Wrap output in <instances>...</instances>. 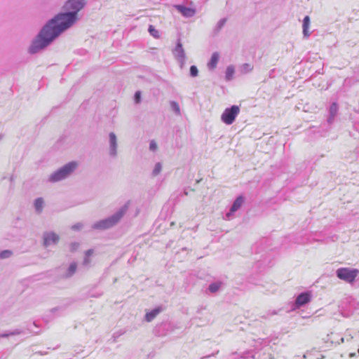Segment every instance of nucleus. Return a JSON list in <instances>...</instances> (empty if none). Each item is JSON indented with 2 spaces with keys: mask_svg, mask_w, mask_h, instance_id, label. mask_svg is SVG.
<instances>
[{
  "mask_svg": "<svg viewBox=\"0 0 359 359\" xmlns=\"http://www.w3.org/2000/svg\"><path fill=\"white\" fill-rule=\"evenodd\" d=\"M76 20L74 13L58 14L43 28L30 46L29 52L35 53L47 46L61 32L72 26Z\"/></svg>",
  "mask_w": 359,
  "mask_h": 359,
  "instance_id": "1",
  "label": "nucleus"
},
{
  "mask_svg": "<svg viewBox=\"0 0 359 359\" xmlns=\"http://www.w3.org/2000/svg\"><path fill=\"white\" fill-rule=\"evenodd\" d=\"M125 212L126 210L122 209L119 210L118 212H116L115 215H112L111 217L97 222L93 225V228L100 230L111 228L119 222L121 217L124 215Z\"/></svg>",
  "mask_w": 359,
  "mask_h": 359,
  "instance_id": "2",
  "label": "nucleus"
},
{
  "mask_svg": "<svg viewBox=\"0 0 359 359\" xmlns=\"http://www.w3.org/2000/svg\"><path fill=\"white\" fill-rule=\"evenodd\" d=\"M77 166L76 162H70L63 166L61 169L53 173L50 177V182H57L65 178L72 172H73Z\"/></svg>",
  "mask_w": 359,
  "mask_h": 359,
  "instance_id": "3",
  "label": "nucleus"
},
{
  "mask_svg": "<svg viewBox=\"0 0 359 359\" xmlns=\"http://www.w3.org/2000/svg\"><path fill=\"white\" fill-rule=\"evenodd\" d=\"M239 112V107L236 105H233L231 107L226 108L224 110L222 114L221 119L224 123L230 125L235 121V118Z\"/></svg>",
  "mask_w": 359,
  "mask_h": 359,
  "instance_id": "4",
  "label": "nucleus"
},
{
  "mask_svg": "<svg viewBox=\"0 0 359 359\" xmlns=\"http://www.w3.org/2000/svg\"><path fill=\"white\" fill-rule=\"evenodd\" d=\"M358 273L357 269H349L348 268H341L337 271V277L345 281L353 282Z\"/></svg>",
  "mask_w": 359,
  "mask_h": 359,
  "instance_id": "5",
  "label": "nucleus"
},
{
  "mask_svg": "<svg viewBox=\"0 0 359 359\" xmlns=\"http://www.w3.org/2000/svg\"><path fill=\"white\" fill-rule=\"evenodd\" d=\"M84 6V0H69L65 4V8L67 10H72V13H75V16L76 17V13L79 11H80Z\"/></svg>",
  "mask_w": 359,
  "mask_h": 359,
  "instance_id": "6",
  "label": "nucleus"
},
{
  "mask_svg": "<svg viewBox=\"0 0 359 359\" xmlns=\"http://www.w3.org/2000/svg\"><path fill=\"white\" fill-rule=\"evenodd\" d=\"M60 240V237L54 232L46 233L43 235V243L46 246L52 243H57Z\"/></svg>",
  "mask_w": 359,
  "mask_h": 359,
  "instance_id": "7",
  "label": "nucleus"
},
{
  "mask_svg": "<svg viewBox=\"0 0 359 359\" xmlns=\"http://www.w3.org/2000/svg\"><path fill=\"white\" fill-rule=\"evenodd\" d=\"M311 297L308 292L300 294L296 299V304L298 306H303L310 302Z\"/></svg>",
  "mask_w": 359,
  "mask_h": 359,
  "instance_id": "8",
  "label": "nucleus"
},
{
  "mask_svg": "<svg viewBox=\"0 0 359 359\" xmlns=\"http://www.w3.org/2000/svg\"><path fill=\"white\" fill-rule=\"evenodd\" d=\"M176 8L185 17L193 16L195 13V11L191 8H187L182 6H176Z\"/></svg>",
  "mask_w": 359,
  "mask_h": 359,
  "instance_id": "9",
  "label": "nucleus"
},
{
  "mask_svg": "<svg viewBox=\"0 0 359 359\" xmlns=\"http://www.w3.org/2000/svg\"><path fill=\"white\" fill-rule=\"evenodd\" d=\"M219 55L217 53H214L212 55L211 59L208 65L210 69H215L219 61Z\"/></svg>",
  "mask_w": 359,
  "mask_h": 359,
  "instance_id": "10",
  "label": "nucleus"
},
{
  "mask_svg": "<svg viewBox=\"0 0 359 359\" xmlns=\"http://www.w3.org/2000/svg\"><path fill=\"white\" fill-rule=\"evenodd\" d=\"M161 311L160 309H155L146 313L145 318L148 322L151 321Z\"/></svg>",
  "mask_w": 359,
  "mask_h": 359,
  "instance_id": "11",
  "label": "nucleus"
},
{
  "mask_svg": "<svg viewBox=\"0 0 359 359\" xmlns=\"http://www.w3.org/2000/svg\"><path fill=\"white\" fill-rule=\"evenodd\" d=\"M243 202V197L240 196L238 197L236 201H234L233 204L231 206V212H234L236 211L241 206L242 203Z\"/></svg>",
  "mask_w": 359,
  "mask_h": 359,
  "instance_id": "12",
  "label": "nucleus"
},
{
  "mask_svg": "<svg viewBox=\"0 0 359 359\" xmlns=\"http://www.w3.org/2000/svg\"><path fill=\"white\" fill-rule=\"evenodd\" d=\"M309 24H310V18L309 16H306L303 20V33L306 37H308L309 36V33L308 32V28L309 27Z\"/></svg>",
  "mask_w": 359,
  "mask_h": 359,
  "instance_id": "13",
  "label": "nucleus"
},
{
  "mask_svg": "<svg viewBox=\"0 0 359 359\" xmlns=\"http://www.w3.org/2000/svg\"><path fill=\"white\" fill-rule=\"evenodd\" d=\"M34 207L37 212H41L43 207V200L42 198H38L35 200Z\"/></svg>",
  "mask_w": 359,
  "mask_h": 359,
  "instance_id": "14",
  "label": "nucleus"
},
{
  "mask_svg": "<svg viewBox=\"0 0 359 359\" xmlns=\"http://www.w3.org/2000/svg\"><path fill=\"white\" fill-rule=\"evenodd\" d=\"M148 30L149 34L155 39H158L160 37L158 31L156 29L153 25H149Z\"/></svg>",
  "mask_w": 359,
  "mask_h": 359,
  "instance_id": "15",
  "label": "nucleus"
},
{
  "mask_svg": "<svg viewBox=\"0 0 359 359\" xmlns=\"http://www.w3.org/2000/svg\"><path fill=\"white\" fill-rule=\"evenodd\" d=\"M234 74V68L231 66L227 67L226 71V78L227 80H230L232 79Z\"/></svg>",
  "mask_w": 359,
  "mask_h": 359,
  "instance_id": "16",
  "label": "nucleus"
},
{
  "mask_svg": "<svg viewBox=\"0 0 359 359\" xmlns=\"http://www.w3.org/2000/svg\"><path fill=\"white\" fill-rule=\"evenodd\" d=\"M13 252L11 250H6L0 252V259L8 258L12 255Z\"/></svg>",
  "mask_w": 359,
  "mask_h": 359,
  "instance_id": "17",
  "label": "nucleus"
},
{
  "mask_svg": "<svg viewBox=\"0 0 359 359\" xmlns=\"http://www.w3.org/2000/svg\"><path fill=\"white\" fill-rule=\"evenodd\" d=\"M170 106H171L172 109L173 111H175L176 114H180V106L176 102H171Z\"/></svg>",
  "mask_w": 359,
  "mask_h": 359,
  "instance_id": "18",
  "label": "nucleus"
},
{
  "mask_svg": "<svg viewBox=\"0 0 359 359\" xmlns=\"http://www.w3.org/2000/svg\"><path fill=\"white\" fill-rule=\"evenodd\" d=\"M77 266L76 263H72L68 269V274L69 276L73 275L76 270Z\"/></svg>",
  "mask_w": 359,
  "mask_h": 359,
  "instance_id": "19",
  "label": "nucleus"
},
{
  "mask_svg": "<svg viewBox=\"0 0 359 359\" xmlns=\"http://www.w3.org/2000/svg\"><path fill=\"white\" fill-rule=\"evenodd\" d=\"M219 283H212L209 286V290L211 292H215L219 290Z\"/></svg>",
  "mask_w": 359,
  "mask_h": 359,
  "instance_id": "20",
  "label": "nucleus"
},
{
  "mask_svg": "<svg viewBox=\"0 0 359 359\" xmlns=\"http://www.w3.org/2000/svg\"><path fill=\"white\" fill-rule=\"evenodd\" d=\"M109 137H110V142H111V144L113 147H116V135L111 133H110L109 135Z\"/></svg>",
  "mask_w": 359,
  "mask_h": 359,
  "instance_id": "21",
  "label": "nucleus"
},
{
  "mask_svg": "<svg viewBox=\"0 0 359 359\" xmlns=\"http://www.w3.org/2000/svg\"><path fill=\"white\" fill-rule=\"evenodd\" d=\"M190 74L191 76H196L198 75V69L196 66L192 65L190 67Z\"/></svg>",
  "mask_w": 359,
  "mask_h": 359,
  "instance_id": "22",
  "label": "nucleus"
},
{
  "mask_svg": "<svg viewBox=\"0 0 359 359\" xmlns=\"http://www.w3.org/2000/svg\"><path fill=\"white\" fill-rule=\"evenodd\" d=\"M161 170V165L160 163H156L155 168L154 169V174L155 175H158Z\"/></svg>",
  "mask_w": 359,
  "mask_h": 359,
  "instance_id": "23",
  "label": "nucleus"
},
{
  "mask_svg": "<svg viewBox=\"0 0 359 359\" xmlns=\"http://www.w3.org/2000/svg\"><path fill=\"white\" fill-rule=\"evenodd\" d=\"M149 148L151 151H155L157 149V144L155 141L152 140L150 142Z\"/></svg>",
  "mask_w": 359,
  "mask_h": 359,
  "instance_id": "24",
  "label": "nucleus"
},
{
  "mask_svg": "<svg viewBox=\"0 0 359 359\" xmlns=\"http://www.w3.org/2000/svg\"><path fill=\"white\" fill-rule=\"evenodd\" d=\"M140 97H141L140 92H139V91L136 92V93L135 95V100L137 103H139L140 102Z\"/></svg>",
  "mask_w": 359,
  "mask_h": 359,
  "instance_id": "25",
  "label": "nucleus"
},
{
  "mask_svg": "<svg viewBox=\"0 0 359 359\" xmlns=\"http://www.w3.org/2000/svg\"><path fill=\"white\" fill-rule=\"evenodd\" d=\"M81 227V225L80 224H76L74 226H72V229H75V230H78Z\"/></svg>",
  "mask_w": 359,
  "mask_h": 359,
  "instance_id": "26",
  "label": "nucleus"
},
{
  "mask_svg": "<svg viewBox=\"0 0 359 359\" xmlns=\"http://www.w3.org/2000/svg\"><path fill=\"white\" fill-rule=\"evenodd\" d=\"M355 353H351L349 354V357H350V358H353V357H355Z\"/></svg>",
  "mask_w": 359,
  "mask_h": 359,
  "instance_id": "27",
  "label": "nucleus"
},
{
  "mask_svg": "<svg viewBox=\"0 0 359 359\" xmlns=\"http://www.w3.org/2000/svg\"><path fill=\"white\" fill-rule=\"evenodd\" d=\"M92 253H93V250H91L87 251V252H86L87 255H90Z\"/></svg>",
  "mask_w": 359,
  "mask_h": 359,
  "instance_id": "28",
  "label": "nucleus"
},
{
  "mask_svg": "<svg viewBox=\"0 0 359 359\" xmlns=\"http://www.w3.org/2000/svg\"><path fill=\"white\" fill-rule=\"evenodd\" d=\"M177 47H179V48H182V44H181L180 43H177Z\"/></svg>",
  "mask_w": 359,
  "mask_h": 359,
  "instance_id": "29",
  "label": "nucleus"
},
{
  "mask_svg": "<svg viewBox=\"0 0 359 359\" xmlns=\"http://www.w3.org/2000/svg\"><path fill=\"white\" fill-rule=\"evenodd\" d=\"M77 245L76 243L73 244V246L76 247Z\"/></svg>",
  "mask_w": 359,
  "mask_h": 359,
  "instance_id": "30",
  "label": "nucleus"
},
{
  "mask_svg": "<svg viewBox=\"0 0 359 359\" xmlns=\"http://www.w3.org/2000/svg\"><path fill=\"white\" fill-rule=\"evenodd\" d=\"M358 353H359V348H358Z\"/></svg>",
  "mask_w": 359,
  "mask_h": 359,
  "instance_id": "31",
  "label": "nucleus"
}]
</instances>
